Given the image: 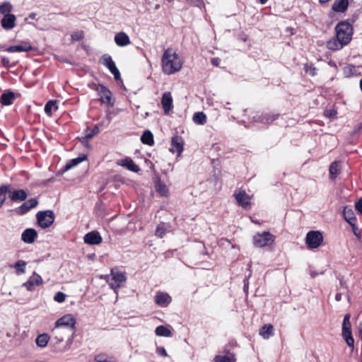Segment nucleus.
<instances>
[{
  "label": "nucleus",
  "instance_id": "f257e3e1",
  "mask_svg": "<svg viewBox=\"0 0 362 362\" xmlns=\"http://www.w3.org/2000/svg\"><path fill=\"white\" fill-rule=\"evenodd\" d=\"M182 61L173 48L164 50L161 57L162 71L165 74L171 75L179 71L182 67Z\"/></svg>",
  "mask_w": 362,
  "mask_h": 362
},
{
  "label": "nucleus",
  "instance_id": "f03ea898",
  "mask_svg": "<svg viewBox=\"0 0 362 362\" xmlns=\"http://www.w3.org/2000/svg\"><path fill=\"white\" fill-rule=\"evenodd\" d=\"M104 278L107 279L109 286L115 293H117L118 288L122 287L127 281L126 274L117 269H112L110 275H106Z\"/></svg>",
  "mask_w": 362,
  "mask_h": 362
},
{
  "label": "nucleus",
  "instance_id": "7ed1b4c3",
  "mask_svg": "<svg viewBox=\"0 0 362 362\" xmlns=\"http://www.w3.org/2000/svg\"><path fill=\"white\" fill-rule=\"evenodd\" d=\"M336 37L344 45L350 42L353 35V28L351 25L346 21L339 23L335 27Z\"/></svg>",
  "mask_w": 362,
  "mask_h": 362
},
{
  "label": "nucleus",
  "instance_id": "20e7f679",
  "mask_svg": "<svg viewBox=\"0 0 362 362\" xmlns=\"http://www.w3.org/2000/svg\"><path fill=\"white\" fill-rule=\"evenodd\" d=\"M54 214L52 210L40 211L37 213L36 218L42 228L49 227L54 221Z\"/></svg>",
  "mask_w": 362,
  "mask_h": 362
},
{
  "label": "nucleus",
  "instance_id": "39448f33",
  "mask_svg": "<svg viewBox=\"0 0 362 362\" xmlns=\"http://www.w3.org/2000/svg\"><path fill=\"white\" fill-rule=\"evenodd\" d=\"M323 242L322 234L317 230L309 231L305 237V243L309 249L319 247Z\"/></svg>",
  "mask_w": 362,
  "mask_h": 362
},
{
  "label": "nucleus",
  "instance_id": "423d86ee",
  "mask_svg": "<svg viewBox=\"0 0 362 362\" xmlns=\"http://www.w3.org/2000/svg\"><path fill=\"white\" fill-rule=\"evenodd\" d=\"M275 237L268 231L257 233L253 237V243L256 247H262L272 245Z\"/></svg>",
  "mask_w": 362,
  "mask_h": 362
},
{
  "label": "nucleus",
  "instance_id": "0eeeda50",
  "mask_svg": "<svg viewBox=\"0 0 362 362\" xmlns=\"http://www.w3.org/2000/svg\"><path fill=\"white\" fill-rule=\"evenodd\" d=\"M98 91L100 97V100L103 103L110 107L114 105V102L112 101V93L107 87L103 85H99Z\"/></svg>",
  "mask_w": 362,
  "mask_h": 362
},
{
  "label": "nucleus",
  "instance_id": "6e6552de",
  "mask_svg": "<svg viewBox=\"0 0 362 362\" xmlns=\"http://www.w3.org/2000/svg\"><path fill=\"white\" fill-rule=\"evenodd\" d=\"M38 202L35 198H31L21 204L20 206L16 208L14 211L18 215H24L28 213L31 209L37 206Z\"/></svg>",
  "mask_w": 362,
  "mask_h": 362
},
{
  "label": "nucleus",
  "instance_id": "1a4fd4ad",
  "mask_svg": "<svg viewBox=\"0 0 362 362\" xmlns=\"http://www.w3.org/2000/svg\"><path fill=\"white\" fill-rule=\"evenodd\" d=\"M43 281L42 277L34 272L33 275L28 279V280L23 284V286L25 287L28 291H33L35 286L42 284Z\"/></svg>",
  "mask_w": 362,
  "mask_h": 362
},
{
  "label": "nucleus",
  "instance_id": "9d476101",
  "mask_svg": "<svg viewBox=\"0 0 362 362\" xmlns=\"http://www.w3.org/2000/svg\"><path fill=\"white\" fill-rule=\"evenodd\" d=\"M234 196L239 206L244 209H247L250 206L251 198L245 190L240 191L238 193L235 194Z\"/></svg>",
  "mask_w": 362,
  "mask_h": 362
},
{
  "label": "nucleus",
  "instance_id": "9b49d317",
  "mask_svg": "<svg viewBox=\"0 0 362 362\" xmlns=\"http://www.w3.org/2000/svg\"><path fill=\"white\" fill-rule=\"evenodd\" d=\"M8 197L12 202H19L27 199L28 193L24 189H8Z\"/></svg>",
  "mask_w": 362,
  "mask_h": 362
},
{
  "label": "nucleus",
  "instance_id": "f8f14e48",
  "mask_svg": "<svg viewBox=\"0 0 362 362\" xmlns=\"http://www.w3.org/2000/svg\"><path fill=\"white\" fill-rule=\"evenodd\" d=\"M172 298L170 295L165 292L158 291L155 296V302L160 307H167L171 302Z\"/></svg>",
  "mask_w": 362,
  "mask_h": 362
},
{
  "label": "nucleus",
  "instance_id": "ddd939ff",
  "mask_svg": "<svg viewBox=\"0 0 362 362\" xmlns=\"http://www.w3.org/2000/svg\"><path fill=\"white\" fill-rule=\"evenodd\" d=\"M279 117V115L264 113L261 115H257L253 117L252 121L256 122H260L262 124H271L276 120Z\"/></svg>",
  "mask_w": 362,
  "mask_h": 362
},
{
  "label": "nucleus",
  "instance_id": "4468645a",
  "mask_svg": "<svg viewBox=\"0 0 362 362\" xmlns=\"http://www.w3.org/2000/svg\"><path fill=\"white\" fill-rule=\"evenodd\" d=\"M102 240L103 239L101 235H100L99 232L96 230L89 232L84 236V242L86 244L91 245H99L102 243Z\"/></svg>",
  "mask_w": 362,
  "mask_h": 362
},
{
  "label": "nucleus",
  "instance_id": "2eb2a0df",
  "mask_svg": "<svg viewBox=\"0 0 362 362\" xmlns=\"http://www.w3.org/2000/svg\"><path fill=\"white\" fill-rule=\"evenodd\" d=\"M117 164L134 173H138L140 170V168L130 158L119 160L117 162Z\"/></svg>",
  "mask_w": 362,
  "mask_h": 362
},
{
  "label": "nucleus",
  "instance_id": "dca6fc26",
  "mask_svg": "<svg viewBox=\"0 0 362 362\" xmlns=\"http://www.w3.org/2000/svg\"><path fill=\"white\" fill-rule=\"evenodd\" d=\"M75 324V319L71 315H66L62 317L56 322V327H66L73 329Z\"/></svg>",
  "mask_w": 362,
  "mask_h": 362
},
{
  "label": "nucleus",
  "instance_id": "f3484780",
  "mask_svg": "<svg viewBox=\"0 0 362 362\" xmlns=\"http://www.w3.org/2000/svg\"><path fill=\"white\" fill-rule=\"evenodd\" d=\"M16 17L13 14L4 16L1 20V25L5 30H9L16 26Z\"/></svg>",
  "mask_w": 362,
  "mask_h": 362
},
{
  "label": "nucleus",
  "instance_id": "a211bd4d",
  "mask_svg": "<svg viewBox=\"0 0 362 362\" xmlns=\"http://www.w3.org/2000/svg\"><path fill=\"white\" fill-rule=\"evenodd\" d=\"M161 104L165 114H168L173 109V98L170 92H165L163 94Z\"/></svg>",
  "mask_w": 362,
  "mask_h": 362
},
{
  "label": "nucleus",
  "instance_id": "6ab92c4d",
  "mask_svg": "<svg viewBox=\"0 0 362 362\" xmlns=\"http://www.w3.org/2000/svg\"><path fill=\"white\" fill-rule=\"evenodd\" d=\"M37 236V233L35 229L27 228L23 232L21 240L25 243L31 244L35 242Z\"/></svg>",
  "mask_w": 362,
  "mask_h": 362
},
{
  "label": "nucleus",
  "instance_id": "aec40b11",
  "mask_svg": "<svg viewBox=\"0 0 362 362\" xmlns=\"http://www.w3.org/2000/svg\"><path fill=\"white\" fill-rule=\"evenodd\" d=\"M183 141L180 136H174L171 141V147L170 151L173 153L177 152L180 155L183 151Z\"/></svg>",
  "mask_w": 362,
  "mask_h": 362
},
{
  "label": "nucleus",
  "instance_id": "412c9836",
  "mask_svg": "<svg viewBox=\"0 0 362 362\" xmlns=\"http://www.w3.org/2000/svg\"><path fill=\"white\" fill-rule=\"evenodd\" d=\"M115 42L119 47H124L131 43L129 37L124 32H119L115 35Z\"/></svg>",
  "mask_w": 362,
  "mask_h": 362
},
{
  "label": "nucleus",
  "instance_id": "4be33fe9",
  "mask_svg": "<svg viewBox=\"0 0 362 362\" xmlns=\"http://www.w3.org/2000/svg\"><path fill=\"white\" fill-rule=\"evenodd\" d=\"M15 100V94L11 90L4 92L0 98V103L4 106H8L13 103Z\"/></svg>",
  "mask_w": 362,
  "mask_h": 362
},
{
  "label": "nucleus",
  "instance_id": "5701e85b",
  "mask_svg": "<svg viewBox=\"0 0 362 362\" xmlns=\"http://www.w3.org/2000/svg\"><path fill=\"white\" fill-rule=\"evenodd\" d=\"M224 355H216L214 358V362H235L236 358L233 353L229 351H224Z\"/></svg>",
  "mask_w": 362,
  "mask_h": 362
},
{
  "label": "nucleus",
  "instance_id": "b1692460",
  "mask_svg": "<svg viewBox=\"0 0 362 362\" xmlns=\"http://www.w3.org/2000/svg\"><path fill=\"white\" fill-rule=\"evenodd\" d=\"M30 50H33V47L29 43L10 46L5 49L6 52L10 53L28 52Z\"/></svg>",
  "mask_w": 362,
  "mask_h": 362
},
{
  "label": "nucleus",
  "instance_id": "393cba45",
  "mask_svg": "<svg viewBox=\"0 0 362 362\" xmlns=\"http://www.w3.org/2000/svg\"><path fill=\"white\" fill-rule=\"evenodd\" d=\"M343 216L350 226H354V223H356L357 220L351 208L344 206L343 210Z\"/></svg>",
  "mask_w": 362,
  "mask_h": 362
},
{
  "label": "nucleus",
  "instance_id": "a878e982",
  "mask_svg": "<svg viewBox=\"0 0 362 362\" xmlns=\"http://www.w3.org/2000/svg\"><path fill=\"white\" fill-rule=\"evenodd\" d=\"M349 6V0H335L332 4V9L334 12L344 13Z\"/></svg>",
  "mask_w": 362,
  "mask_h": 362
},
{
  "label": "nucleus",
  "instance_id": "bb28decb",
  "mask_svg": "<svg viewBox=\"0 0 362 362\" xmlns=\"http://www.w3.org/2000/svg\"><path fill=\"white\" fill-rule=\"evenodd\" d=\"M100 63L105 66L110 72L117 69L115 63L112 57L107 54H103L100 58Z\"/></svg>",
  "mask_w": 362,
  "mask_h": 362
},
{
  "label": "nucleus",
  "instance_id": "cd10ccee",
  "mask_svg": "<svg viewBox=\"0 0 362 362\" xmlns=\"http://www.w3.org/2000/svg\"><path fill=\"white\" fill-rule=\"evenodd\" d=\"M331 179H335L341 172L340 162L335 160L331 163L329 169Z\"/></svg>",
  "mask_w": 362,
  "mask_h": 362
},
{
  "label": "nucleus",
  "instance_id": "c85d7f7f",
  "mask_svg": "<svg viewBox=\"0 0 362 362\" xmlns=\"http://www.w3.org/2000/svg\"><path fill=\"white\" fill-rule=\"evenodd\" d=\"M58 110L57 101V100H49L45 105V112L48 116H52L53 112Z\"/></svg>",
  "mask_w": 362,
  "mask_h": 362
},
{
  "label": "nucleus",
  "instance_id": "c756f323",
  "mask_svg": "<svg viewBox=\"0 0 362 362\" xmlns=\"http://www.w3.org/2000/svg\"><path fill=\"white\" fill-rule=\"evenodd\" d=\"M259 334L264 339H269L274 334V327L272 325H264L259 331Z\"/></svg>",
  "mask_w": 362,
  "mask_h": 362
},
{
  "label": "nucleus",
  "instance_id": "7c9ffc66",
  "mask_svg": "<svg viewBox=\"0 0 362 362\" xmlns=\"http://www.w3.org/2000/svg\"><path fill=\"white\" fill-rule=\"evenodd\" d=\"M141 141L144 144L153 146L154 144L153 135L149 130H146L141 136Z\"/></svg>",
  "mask_w": 362,
  "mask_h": 362
},
{
  "label": "nucleus",
  "instance_id": "2f4dec72",
  "mask_svg": "<svg viewBox=\"0 0 362 362\" xmlns=\"http://www.w3.org/2000/svg\"><path fill=\"white\" fill-rule=\"evenodd\" d=\"M155 333L159 337H170L173 336L171 330L163 325L158 326L156 328Z\"/></svg>",
  "mask_w": 362,
  "mask_h": 362
},
{
  "label": "nucleus",
  "instance_id": "473e14b6",
  "mask_svg": "<svg viewBox=\"0 0 362 362\" xmlns=\"http://www.w3.org/2000/svg\"><path fill=\"white\" fill-rule=\"evenodd\" d=\"M341 335L346 344L353 349L354 347V339L352 337L351 330H342Z\"/></svg>",
  "mask_w": 362,
  "mask_h": 362
},
{
  "label": "nucleus",
  "instance_id": "72a5a7b5",
  "mask_svg": "<svg viewBox=\"0 0 362 362\" xmlns=\"http://www.w3.org/2000/svg\"><path fill=\"white\" fill-rule=\"evenodd\" d=\"M87 159V156L85 155H83L82 156H79L78 158H74L70 160L64 166V170H68L72 168L73 167L77 165L82 161Z\"/></svg>",
  "mask_w": 362,
  "mask_h": 362
},
{
  "label": "nucleus",
  "instance_id": "f704fd0d",
  "mask_svg": "<svg viewBox=\"0 0 362 362\" xmlns=\"http://www.w3.org/2000/svg\"><path fill=\"white\" fill-rule=\"evenodd\" d=\"M99 133V128L98 126H95L91 130L87 129L86 134L80 138L81 143H85L90 139L93 138L95 135Z\"/></svg>",
  "mask_w": 362,
  "mask_h": 362
},
{
  "label": "nucleus",
  "instance_id": "c9c22d12",
  "mask_svg": "<svg viewBox=\"0 0 362 362\" xmlns=\"http://www.w3.org/2000/svg\"><path fill=\"white\" fill-rule=\"evenodd\" d=\"M343 42H340L337 38L330 40L327 42V48L331 50H339L341 49L344 46Z\"/></svg>",
  "mask_w": 362,
  "mask_h": 362
},
{
  "label": "nucleus",
  "instance_id": "e433bc0d",
  "mask_svg": "<svg viewBox=\"0 0 362 362\" xmlns=\"http://www.w3.org/2000/svg\"><path fill=\"white\" fill-rule=\"evenodd\" d=\"M193 121L197 124L203 125L206 122V116L202 112H195L193 115Z\"/></svg>",
  "mask_w": 362,
  "mask_h": 362
},
{
  "label": "nucleus",
  "instance_id": "4c0bfd02",
  "mask_svg": "<svg viewBox=\"0 0 362 362\" xmlns=\"http://www.w3.org/2000/svg\"><path fill=\"white\" fill-rule=\"evenodd\" d=\"M95 360L97 362H116V358L114 356H108L104 353L96 355Z\"/></svg>",
  "mask_w": 362,
  "mask_h": 362
},
{
  "label": "nucleus",
  "instance_id": "58836bf2",
  "mask_svg": "<svg viewBox=\"0 0 362 362\" xmlns=\"http://www.w3.org/2000/svg\"><path fill=\"white\" fill-rule=\"evenodd\" d=\"M13 6L9 1H5L0 4V13L4 16L10 15Z\"/></svg>",
  "mask_w": 362,
  "mask_h": 362
},
{
  "label": "nucleus",
  "instance_id": "ea45409f",
  "mask_svg": "<svg viewBox=\"0 0 362 362\" xmlns=\"http://www.w3.org/2000/svg\"><path fill=\"white\" fill-rule=\"evenodd\" d=\"M49 337L47 334H40L36 339V344L40 347H45L49 341Z\"/></svg>",
  "mask_w": 362,
  "mask_h": 362
},
{
  "label": "nucleus",
  "instance_id": "a19ab883",
  "mask_svg": "<svg viewBox=\"0 0 362 362\" xmlns=\"http://www.w3.org/2000/svg\"><path fill=\"white\" fill-rule=\"evenodd\" d=\"M11 188V186L9 185H1L0 187V208L2 206L3 204L4 203L6 198V194L8 192V189Z\"/></svg>",
  "mask_w": 362,
  "mask_h": 362
},
{
  "label": "nucleus",
  "instance_id": "79ce46f5",
  "mask_svg": "<svg viewBox=\"0 0 362 362\" xmlns=\"http://www.w3.org/2000/svg\"><path fill=\"white\" fill-rule=\"evenodd\" d=\"M25 265L26 262L24 260H18L15 263L13 267L16 269L17 274L25 273Z\"/></svg>",
  "mask_w": 362,
  "mask_h": 362
},
{
  "label": "nucleus",
  "instance_id": "37998d69",
  "mask_svg": "<svg viewBox=\"0 0 362 362\" xmlns=\"http://www.w3.org/2000/svg\"><path fill=\"white\" fill-rule=\"evenodd\" d=\"M304 70L311 76H315L317 75V69L313 64H305Z\"/></svg>",
  "mask_w": 362,
  "mask_h": 362
},
{
  "label": "nucleus",
  "instance_id": "c03bdc74",
  "mask_svg": "<svg viewBox=\"0 0 362 362\" xmlns=\"http://www.w3.org/2000/svg\"><path fill=\"white\" fill-rule=\"evenodd\" d=\"M342 330H351V325L350 322V315H345L342 323Z\"/></svg>",
  "mask_w": 362,
  "mask_h": 362
},
{
  "label": "nucleus",
  "instance_id": "a18cd8bd",
  "mask_svg": "<svg viewBox=\"0 0 362 362\" xmlns=\"http://www.w3.org/2000/svg\"><path fill=\"white\" fill-rule=\"evenodd\" d=\"M155 234L156 236L159 238H163L164 236V235L165 234V228L163 224L158 225Z\"/></svg>",
  "mask_w": 362,
  "mask_h": 362
},
{
  "label": "nucleus",
  "instance_id": "49530a36",
  "mask_svg": "<svg viewBox=\"0 0 362 362\" xmlns=\"http://www.w3.org/2000/svg\"><path fill=\"white\" fill-rule=\"evenodd\" d=\"M54 300L58 303H63L66 300V294L63 292L58 291L54 296Z\"/></svg>",
  "mask_w": 362,
  "mask_h": 362
},
{
  "label": "nucleus",
  "instance_id": "de8ad7c7",
  "mask_svg": "<svg viewBox=\"0 0 362 362\" xmlns=\"http://www.w3.org/2000/svg\"><path fill=\"white\" fill-rule=\"evenodd\" d=\"M156 191L158 192L161 195H166L168 189L165 185L160 182L156 185Z\"/></svg>",
  "mask_w": 362,
  "mask_h": 362
},
{
  "label": "nucleus",
  "instance_id": "09e8293b",
  "mask_svg": "<svg viewBox=\"0 0 362 362\" xmlns=\"http://www.w3.org/2000/svg\"><path fill=\"white\" fill-rule=\"evenodd\" d=\"M83 37V34L82 32H76L71 34V38L73 40L77 41L80 40Z\"/></svg>",
  "mask_w": 362,
  "mask_h": 362
},
{
  "label": "nucleus",
  "instance_id": "8fccbe9b",
  "mask_svg": "<svg viewBox=\"0 0 362 362\" xmlns=\"http://www.w3.org/2000/svg\"><path fill=\"white\" fill-rule=\"evenodd\" d=\"M156 353L158 355L163 356V357L168 356L167 351H166L165 349L163 346L158 347L156 349Z\"/></svg>",
  "mask_w": 362,
  "mask_h": 362
},
{
  "label": "nucleus",
  "instance_id": "3c124183",
  "mask_svg": "<svg viewBox=\"0 0 362 362\" xmlns=\"http://www.w3.org/2000/svg\"><path fill=\"white\" fill-rule=\"evenodd\" d=\"M1 62L4 67L9 68L11 66L10 60L8 58L3 57H1Z\"/></svg>",
  "mask_w": 362,
  "mask_h": 362
},
{
  "label": "nucleus",
  "instance_id": "603ef678",
  "mask_svg": "<svg viewBox=\"0 0 362 362\" xmlns=\"http://www.w3.org/2000/svg\"><path fill=\"white\" fill-rule=\"evenodd\" d=\"M352 228V231L354 234L359 239L361 238V233L358 228L356 226V223H354V226H351Z\"/></svg>",
  "mask_w": 362,
  "mask_h": 362
},
{
  "label": "nucleus",
  "instance_id": "864d4df0",
  "mask_svg": "<svg viewBox=\"0 0 362 362\" xmlns=\"http://www.w3.org/2000/svg\"><path fill=\"white\" fill-rule=\"evenodd\" d=\"M356 209L362 214V197L355 204Z\"/></svg>",
  "mask_w": 362,
  "mask_h": 362
},
{
  "label": "nucleus",
  "instance_id": "5fc2aeb1",
  "mask_svg": "<svg viewBox=\"0 0 362 362\" xmlns=\"http://www.w3.org/2000/svg\"><path fill=\"white\" fill-rule=\"evenodd\" d=\"M110 73L114 76V78L116 81L121 79L120 73L117 68Z\"/></svg>",
  "mask_w": 362,
  "mask_h": 362
},
{
  "label": "nucleus",
  "instance_id": "6e6d98bb",
  "mask_svg": "<svg viewBox=\"0 0 362 362\" xmlns=\"http://www.w3.org/2000/svg\"><path fill=\"white\" fill-rule=\"evenodd\" d=\"M220 59L218 58H212L211 64L214 66H218L219 64Z\"/></svg>",
  "mask_w": 362,
  "mask_h": 362
},
{
  "label": "nucleus",
  "instance_id": "4d7b16f0",
  "mask_svg": "<svg viewBox=\"0 0 362 362\" xmlns=\"http://www.w3.org/2000/svg\"><path fill=\"white\" fill-rule=\"evenodd\" d=\"M341 293H337L336 295H335V300L337 301H340L341 300Z\"/></svg>",
  "mask_w": 362,
  "mask_h": 362
},
{
  "label": "nucleus",
  "instance_id": "13d9d810",
  "mask_svg": "<svg viewBox=\"0 0 362 362\" xmlns=\"http://www.w3.org/2000/svg\"><path fill=\"white\" fill-rule=\"evenodd\" d=\"M248 289V281L247 279L244 280V291L246 292Z\"/></svg>",
  "mask_w": 362,
  "mask_h": 362
},
{
  "label": "nucleus",
  "instance_id": "bf43d9fd",
  "mask_svg": "<svg viewBox=\"0 0 362 362\" xmlns=\"http://www.w3.org/2000/svg\"><path fill=\"white\" fill-rule=\"evenodd\" d=\"M35 16L36 14L35 13H31L30 15H29V17L32 19H34L35 18Z\"/></svg>",
  "mask_w": 362,
  "mask_h": 362
},
{
  "label": "nucleus",
  "instance_id": "052dcab7",
  "mask_svg": "<svg viewBox=\"0 0 362 362\" xmlns=\"http://www.w3.org/2000/svg\"><path fill=\"white\" fill-rule=\"evenodd\" d=\"M330 0H319L320 4H326L329 2Z\"/></svg>",
  "mask_w": 362,
  "mask_h": 362
},
{
  "label": "nucleus",
  "instance_id": "680f3d73",
  "mask_svg": "<svg viewBox=\"0 0 362 362\" xmlns=\"http://www.w3.org/2000/svg\"><path fill=\"white\" fill-rule=\"evenodd\" d=\"M362 129V122L361 124H358V127H357V131H360Z\"/></svg>",
  "mask_w": 362,
  "mask_h": 362
},
{
  "label": "nucleus",
  "instance_id": "e2e57ef3",
  "mask_svg": "<svg viewBox=\"0 0 362 362\" xmlns=\"http://www.w3.org/2000/svg\"><path fill=\"white\" fill-rule=\"evenodd\" d=\"M194 2L197 5H199L202 2V0H194Z\"/></svg>",
  "mask_w": 362,
  "mask_h": 362
},
{
  "label": "nucleus",
  "instance_id": "0e129e2a",
  "mask_svg": "<svg viewBox=\"0 0 362 362\" xmlns=\"http://www.w3.org/2000/svg\"><path fill=\"white\" fill-rule=\"evenodd\" d=\"M84 146L88 147L89 146V143H88V140L87 141H85V143H82Z\"/></svg>",
  "mask_w": 362,
  "mask_h": 362
},
{
  "label": "nucleus",
  "instance_id": "69168bd1",
  "mask_svg": "<svg viewBox=\"0 0 362 362\" xmlns=\"http://www.w3.org/2000/svg\"><path fill=\"white\" fill-rule=\"evenodd\" d=\"M359 86H360V89L362 91V78L360 80Z\"/></svg>",
  "mask_w": 362,
  "mask_h": 362
},
{
  "label": "nucleus",
  "instance_id": "338daca9",
  "mask_svg": "<svg viewBox=\"0 0 362 362\" xmlns=\"http://www.w3.org/2000/svg\"><path fill=\"white\" fill-rule=\"evenodd\" d=\"M259 2L262 4H265L268 0H259Z\"/></svg>",
  "mask_w": 362,
  "mask_h": 362
},
{
  "label": "nucleus",
  "instance_id": "774afa93",
  "mask_svg": "<svg viewBox=\"0 0 362 362\" xmlns=\"http://www.w3.org/2000/svg\"><path fill=\"white\" fill-rule=\"evenodd\" d=\"M333 115H334V114H333V112H331V113L329 114V116H332Z\"/></svg>",
  "mask_w": 362,
  "mask_h": 362
}]
</instances>
